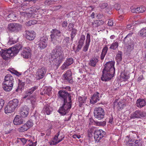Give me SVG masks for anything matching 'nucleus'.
Returning a JSON list of instances; mask_svg holds the SVG:
<instances>
[{"label": "nucleus", "mask_w": 146, "mask_h": 146, "mask_svg": "<svg viewBox=\"0 0 146 146\" xmlns=\"http://www.w3.org/2000/svg\"><path fill=\"white\" fill-rule=\"evenodd\" d=\"M58 94L59 98L63 102V104L62 106L60 108L58 111L62 115H65L69 112L71 108L72 94L63 90L59 91Z\"/></svg>", "instance_id": "nucleus-1"}, {"label": "nucleus", "mask_w": 146, "mask_h": 146, "mask_svg": "<svg viewBox=\"0 0 146 146\" xmlns=\"http://www.w3.org/2000/svg\"><path fill=\"white\" fill-rule=\"evenodd\" d=\"M115 63L114 61H111L107 62L104 65L101 78L102 81L106 82L109 81L114 76L115 73Z\"/></svg>", "instance_id": "nucleus-2"}, {"label": "nucleus", "mask_w": 146, "mask_h": 146, "mask_svg": "<svg viewBox=\"0 0 146 146\" xmlns=\"http://www.w3.org/2000/svg\"><path fill=\"white\" fill-rule=\"evenodd\" d=\"M22 47V45L17 44L13 47L7 50L1 49L0 53L1 56L5 60H7L13 56L16 55Z\"/></svg>", "instance_id": "nucleus-3"}, {"label": "nucleus", "mask_w": 146, "mask_h": 146, "mask_svg": "<svg viewBox=\"0 0 146 146\" xmlns=\"http://www.w3.org/2000/svg\"><path fill=\"white\" fill-rule=\"evenodd\" d=\"M14 79L10 74H7L5 77L4 81L3 83V88L6 92L11 91L13 86Z\"/></svg>", "instance_id": "nucleus-4"}, {"label": "nucleus", "mask_w": 146, "mask_h": 146, "mask_svg": "<svg viewBox=\"0 0 146 146\" xmlns=\"http://www.w3.org/2000/svg\"><path fill=\"white\" fill-rule=\"evenodd\" d=\"M52 34L50 35L51 41L55 45L56 44L57 42H60L62 40L63 37L61 35V32L58 30L53 29L51 31Z\"/></svg>", "instance_id": "nucleus-5"}, {"label": "nucleus", "mask_w": 146, "mask_h": 146, "mask_svg": "<svg viewBox=\"0 0 146 146\" xmlns=\"http://www.w3.org/2000/svg\"><path fill=\"white\" fill-rule=\"evenodd\" d=\"M105 115L104 110L102 107H98L95 108L94 115L95 118L98 120H101L104 118Z\"/></svg>", "instance_id": "nucleus-6"}, {"label": "nucleus", "mask_w": 146, "mask_h": 146, "mask_svg": "<svg viewBox=\"0 0 146 146\" xmlns=\"http://www.w3.org/2000/svg\"><path fill=\"white\" fill-rule=\"evenodd\" d=\"M22 26L19 23H11L8 25V28L9 30L11 32H18L21 31Z\"/></svg>", "instance_id": "nucleus-7"}, {"label": "nucleus", "mask_w": 146, "mask_h": 146, "mask_svg": "<svg viewBox=\"0 0 146 146\" xmlns=\"http://www.w3.org/2000/svg\"><path fill=\"white\" fill-rule=\"evenodd\" d=\"M146 116V113L140 110H137L130 115V119H135L136 118H140L145 117Z\"/></svg>", "instance_id": "nucleus-8"}, {"label": "nucleus", "mask_w": 146, "mask_h": 146, "mask_svg": "<svg viewBox=\"0 0 146 146\" xmlns=\"http://www.w3.org/2000/svg\"><path fill=\"white\" fill-rule=\"evenodd\" d=\"M46 68L44 67L38 68L36 73V76L37 80H39L42 78L46 74Z\"/></svg>", "instance_id": "nucleus-9"}, {"label": "nucleus", "mask_w": 146, "mask_h": 146, "mask_svg": "<svg viewBox=\"0 0 146 146\" xmlns=\"http://www.w3.org/2000/svg\"><path fill=\"white\" fill-rule=\"evenodd\" d=\"M43 104L44 106L42 111L44 113H46L47 115H50L53 110L52 108L50 106V104L45 102L43 103Z\"/></svg>", "instance_id": "nucleus-10"}, {"label": "nucleus", "mask_w": 146, "mask_h": 146, "mask_svg": "<svg viewBox=\"0 0 146 146\" xmlns=\"http://www.w3.org/2000/svg\"><path fill=\"white\" fill-rule=\"evenodd\" d=\"M63 78L64 80H67L70 83L72 84L73 82L72 77V73L70 70L67 71L63 75Z\"/></svg>", "instance_id": "nucleus-11"}, {"label": "nucleus", "mask_w": 146, "mask_h": 146, "mask_svg": "<svg viewBox=\"0 0 146 146\" xmlns=\"http://www.w3.org/2000/svg\"><path fill=\"white\" fill-rule=\"evenodd\" d=\"M59 133L60 132H59L57 133H56V135H55L53 138L52 141L50 142V145H55L62 141L63 139L64 138V137H61V138H60L59 137L58 138V136L59 135Z\"/></svg>", "instance_id": "nucleus-12"}, {"label": "nucleus", "mask_w": 146, "mask_h": 146, "mask_svg": "<svg viewBox=\"0 0 146 146\" xmlns=\"http://www.w3.org/2000/svg\"><path fill=\"white\" fill-rule=\"evenodd\" d=\"M29 109L26 106H23L20 110V115L23 117H26L29 113Z\"/></svg>", "instance_id": "nucleus-13"}, {"label": "nucleus", "mask_w": 146, "mask_h": 146, "mask_svg": "<svg viewBox=\"0 0 146 146\" xmlns=\"http://www.w3.org/2000/svg\"><path fill=\"white\" fill-rule=\"evenodd\" d=\"M31 50L29 47L25 48L21 54L24 58H28L31 55Z\"/></svg>", "instance_id": "nucleus-14"}, {"label": "nucleus", "mask_w": 146, "mask_h": 146, "mask_svg": "<svg viewBox=\"0 0 146 146\" xmlns=\"http://www.w3.org/2000/svg\"><path fill=\"white\" fill-rule=\"evenodd\" d=\"M85 39V35H81L78 42V45L76 51V52H78L79 50L81 49L84 44V41Z\"/></svg>", "instance_id": "nucleus-15"}, {"label": "nucleus", "mask_w": 146, "mask_h": 146, "mask_svg": "<svg viewBox=\"0 0 146 146\" xmlns=\"http://www.w3.org/2000/svg\"><path fill=\"white\" fill-rule=\"evenodd\" d=\"M74 62V60L72 58H67L61 66L62 70H64L72 64Z\"/></svg>", "instance_id": "nucleus-16"}, {"label": "nucleus", "mask_w": 146, "mask_h": 146, "mask_svg": "<svg viewBox=\"0 0 146 146\" xmlns=\"http://www.w3.org/2000/svg\"><path fill=\"white\" fill-rule=\"evenodd\" d=\"M22 117L19 115H16L13 120V124L15 125H19L23 124L24 121Z\"/></svg>", "instance_id": "nucleus-17"}, {"label": "nucleus", "mask_w": 146, "mask_h": 146, "mask_svg": "<svg viewBox=\"0 0 146 146\" xmlns=\"http://www.w3.org/2000/svg\"><path fill=\"white\" fill-rule=\"evenodd\" d=\"M35 34L34 32L29 31H26L25 37L27 39L30 40H33L35 37Z\"/></svg>", "instance_id": "nucleus-18"}, {"label": "nucleus", "mask_w": 146, "mask_h": 146, "mask_svg": "<svg viewBox=\"0 0 146 146\" xmlns=\"http://www.w3.org/2000/svg\"><path fill=\"white\" fill-rule=\"evenodd\" d=\"M99 95V93L98 92L95 93L90 100V102L92 104H94L99 101L100 100Z\"/></svg>", "instance_id": "nucleus-19"}, {"label": "nucleus", "mask_w": 146, "mask_h": 146, "mask_svg": "<svg viewBox=\"0 0 146 146\" xmlns=\"http://www.w3.org/2000/svg\"><path fill=\"white\" fill-rule=\"evenodd\" d=\"M61 47L59 45H57L56 46L55 48L54 49L52 53L53 55L55 56V57H56L57 56L62 54L61 52Z\"/></svg>", "instance_id": "nucleus-20"}, {"label": "nucleus", "mask_w": 146, "mask_h": 146, "mask_svg": "<svg viewBox=\"0 0 146 146\" xmlns=\"http://www.w3.org/2000/svg\"><path fill=\"white\" fill-rule=\"evenodd\" d=\"M15 108L9 102L5 108V112L6 113H11L14 111Z\"/></svg>", "instance_id": "nucleus-21"}, {"label": "nucleus", "mask_w": 146, "mask_h": 146, "mask_svg": "<svg viewBox=\"0 0 146 146\" xmlns=\"http://www.w3.org/2000/svg\"><path fill=\"white\" fill-rule=\"evenodd\" d=\"M146 9L144 7L141 6L136 8L132 9L131 11L133 13H140L143 12Z\"/></svg>", "instance_id": "nucleus-22"}, {"label": "nucleus", "mask_w": 146, "mask_h": 146, "mask_svg": "<svg viewBox=\"0 0 146 146\" xmlns=\"http://www.w3.org/2000/svg\"><path fill=\"white\" fill-rule=\"evenodd\" d=\"M136 104L137 107H142L146 105V100L139 98L137 100Z\"/></svg>", "instance_id": "nucleus-23"}, {"label": "nucleus", "mask_w": 146, "mask_h": 146, "mask_svg": "<svg viewBox=\"0 0 146 146\" xmlns=\"http://www.w3.org/2000/svg\"><path fill=\"white\" fill-rule=\"evenodd\" d=\"M55 58V60H56L57 62L56 64L57 66H59L60 64L62 63V61L65 59V57L63 55L61 54L59 56H57Z\"/></svg>", "instance_id": "nucleus-24"}, {"label": "nucleus", "mask_w": 146, "mask_h": 146, "mask_svg": "<svg viewBox=\"0 0 146 146\" xmlns=\"http://www.w3.org/2000/svg\"><path fill=\"white\" fill-rule=\"evenodd\" d=\"M17 19L16 15L14 13H12L8 15L6 18L7 20L8 21L11 22L15 21Z\"/></svg>", "instance_id": "nucleus-25"}, {"label": "nucleus", "mask_w": 146, "mask_h": 146, "mask_svg": "<svg viewBox=\"0 0 146 146\" xmlns=\"http://www.w3.org/2000/svg\"><path fill=\"white\" fill-rule=\"evenodd\" d=\"M100 7L102 9H104L106 8V9L108 12L112 8L110 6H108V4L107 3H100L99 5Z\"/></svg>", "instance_id": "nucleus-26"}, {"label": "nucleus", "mask_w": 146, "mask_h": 146, "mask_svg": "<svg viewBox=\"0 0 146 146\" xmlns=\"http://www.w3.org/2000/svg\"><path fill=\"white\" fill-rule=\"evenodd\" d=\"M9 102L15 108L19 106V101L17 99H14L9 101Z\"/></svg>", "instance_id": "nucleus-27"}, {"label": "nucleus", "mask_w": 146, "mask_h": 146, "mask_svg": "<svg viewBox=\"0 0 146 146\" xmlns=\"http://www.w3.org/2000/svg\"><path fill=\"white\" fill-rule=\"evenodd\" d=\"M108 50V48L107 46L104 47L103 48L102 53L101 54L100 58L101 60H103L105 57Z\"/></svg>", "instance_id": "nucleus-28"}, {"label": "nucleus", "mask_w": 146, "mask_h": 146, "mask_svg": "<svg viewBox=\"0 0 146 146\" xmlns=\"http://www.w3.org/2000/svg\"><path fill=\"white\" fill-rule=\"evenodd\" d=\"M104 22L102 20H97L92 22V25L93 27H97L104 24Z\"/></svg>", "instance_id": "nucleus-29"}, {"label": "nucleus", "mask_w": 146, "mask_h": 146, "mask_svg": "<svg viewBox=\"0 0 146 146\" xmlns=\"http://www.w3.org/2000/svg\"><path fill=\"white\" fill-rule=\"evenodd\" d=\"M98 61V60L97 58H93L90 60L89 64L91 66L95 67Z\"/></svg>", "instance_id": "nucleus-30"}, {"label": "nucleus", "mask_w": 146, "mask_h": 146, "mask_svg": "<svg viewBox=\"0 0 146 146\" xmlns=\"http://www.w3.org/2000/svg\"><path fill=\"white\" fill-rule=\"evenodd\" d=\"M77 30L76 29H74L72 30L70 34L71 39L70 41L72 42H73L74 40V38L76 35L77 33Z\"/></svg>", "instance_id": "nucleus-31"}, {"label": "nucleus", "mask_w": 146, "mask_h": 146, "mask_svg": "<svg viewBox=\"0 0 146 146\" xmlns=\"http://www.w3.org/2000/svg\"><path fill=\"white\" fill-rule=\"evenodd\" d=\"M117 104V109L118 110H120L121 109H122L123 108V104L121 102H119L118 103H117L116 102H114V106L113 108H115V105Z\"/></svg>", "instance_id": "nucleus-32"}, {"label": "nucleus", "mask_w": 146, "mask_h": 146, "mask_svg": "<svg viewBox=\"0 0 146 146\" xmlns=\"http://www.w3.org/2000/svg\"><path fill=\"white\" fill-rule=\"evenodd\" d=\"M38 87L37 86H35L32 87L29 90L27 91L26 92V93L27 94H29L30 95L32 94L35 90L37 89Z\"/></svg>", "instance_id": "nucleus-33"}, {"label": "nucleus", "mask_w": 146, "mask_h": 146, "mask_svg": "<svg viewBox=\"0 0 146 146\" xmlns=\"http://www.w3.org/2000/svg\"><path fill=\"white\" fill-rule=\"evenodd\" d=\"M118 43L117 42H113L111 44L109 48L113 50H115L118 47Z\"/></svg>", "instance_id": "nucleus-34"}, {"label": "nucleus", "mask_w": 146, "mask_h": 146, "mask_svg": "<svg viewBox=\"0 0 146 146\" xmlns=\"http://www.w3.org/2000/svg\"><path fill=\"white\" fill-rule=\"evenodd\" d=\"M28 129V128H27V126L25 124L19 128L18 129V131L19 132H23L27 131Z\"/></svg>", "instance_id": "nucleus-35"}, {"label": "nucleus", "mask_w": 146, "mask_h": 146, "mask_svg": "<svg viewBox=\"0 0 146 146\" xmlns=\"http://www.w3.org/2000/svg\"><path fill=\"white\" fill-rule=\"evenodd\" d=\"M52 88L50 87H46L44 89V90L45 92V94L50 96L51 93Z\"/></svg>", "instance_id": "nucleus-36"}, {"label": "nucleus", "mask_w": 146, "mask_h": 146, "mask_svg": "<svg viewBox=\"0 0 146 146\" xmlns=\"http://www.w3.org/2000/svg\"><path fill=\"white\" fill-rule=\"evenodd\" d=\"M97 135H99L100 136V137L102 138L106 134V132L102 129L97 130Z\"/></svg>", "instance_id": "nucleus-37"}, {"label": "nucleus", "mask_w": 146, "mask_h": 146, "mask_svg": "<svg viewBox=\"0 0 146 146\" xmlns=\"http://www.w3.org/2000/svg\"><path fill=\"white\" fill-rule=\"evenodd\" d=\"M22 81L19 80L18 86V89H19L20 90H21L24 89V86L25 85V81L22 82Z\"/></svg>", "instance_id": "nucleus-38"}, {"label": "nucleus", "mask_w": 146, "mask_h": 146, "mask_svg": "<svg viewBox=\"0 0 146 146\" xmlns=\"http://www.w3.org/2000/svg\"><path fill=\"white\" fill-rule=\"evenodd\" d=\"M38 45L40 49H42L46 46L47 42H39Z\"/></svg>", "instance_id": "nucleus-39"}, {"label": "nucleus", "mask_w": 146, "mask_h": 146, "mask_svg": "<svg viewBox=\"0 0 146 146\" xmlns=\"http://www.w3.org/2000/svg\"><path fill=\"white\" fill-rule=\"evenodd\" d=\"M100 136L99 135H97V130L95 131L94 133V138L96 142H99L100 140L102 139L100 137Z\"/></svg>", "instance_id": "nucleus-40"}, {"label": "nucleus", "mask_w": 146, "mask_h": 146, "mask_svg": "<svg viewBox=\"0 0 146 146\" xmlns=\"http://www.w3.org/2000/svg\"><path fill=\"white\" fill-rule=\"evenodd\" d=\"M139 33L140 35L142 37L146 36V27L141 29L139 32Z\"/></svg>", "instance_id": "nucleus-41"}, {"label": "nucleus", "mask_w": 146, "mask_h": 146, "mask_svg": "<svg viewBox=\"0 0 146 146\" xmlns=\"http://www.w3.org/2000/svg\"><path fill=\"white\" fill-rule=\"evenodd\" d=\"M122 52L119 51L118 52L117 54V55L116 58L117 61L119 62L121 61L122 58Z\"/></svg>", "instance_id": "nucleus-42"}, {"label": "nucleus", "mask_w": 146, "mask_h": 146, "mask_svg": "<svg viewBox=\"0 0 146 146\" xmlns=\"http://www.w3.org/2000/svg\"><path fill=\"white\" fill-rule=\"evenodd\" d=\"M94 122L96 125L100 126H104L106 124V121H103L102 122H98V121H94Z\"/></svg>", "instance_id": "nucleus-43"}, {"label": "nucleus", "mask_w": 146, "mask_h": 146, "mask_svg": "<svg viewBox=\"0 0 146 146\" xmlns=\"http://www.w3.org/2000/svg\"><path fill=\"white\" fill-rule=\"evenodd\" d=\"M86 99V98H85L84 97L83 98H82L81 97L79 98L78 100L80 104L79 105L81 107V105L85 102Z\"/></svg>", "instance_id": "nucleus-44"}, {"label": "nucleus", "mask_w": 146, "mask_h": 146, "mask_svg": "<svg viewBox=\"0 0 146 146\" xmlns=\"http://www.w3.org/2000/svg\"><path fill=\"white\" fill-rule=\"evenodd\" d=\"M25 124L27 126L28 129L33 125V123L32 120L28 121Z\"/></svg>", "instance_id": "nucleus-45"}, {"label": "nucleus", "mask_w": 146, "mask_h": 146, "mask_svg": "<svg viewBox=\"0 0 146 146\" xmlns=\"http://www.w3.org/2000/svg\"><path fill=\"white\" fill-rule=\"evenodd\" d=\"M129 78V76H127L125 73H123L121 74V78L123 79V80L124 81H126Z\"/></svg>", "instance_id": "nucleus-46"}, {"label": "nucleus", "mask_w": 146, "mask_h": 146, "mask_svg": "<svg viewBox=\"0 0 146 146\" xmlns=\"http://www.w3.org/2000/svg\"><path fill=\"white\" fill-rule=\"evenodd\" d=\"M74 24L72 23H70L68 27V30L69 31H70L73 30L74 29H75L74 27Z\"/></svg>", "instance_id": "nucleus-47"}, {"label": "nucleus", "mask_w": 146, "mask_h": 146, "mask_svg": "<svg viewBox=\"0 0 146 146\" xmlns=\"http://www.w3.org/2000/svg\"><path fill=\"white\" fill-rule=\"evenodd\" d=\"M54 2L51 0H46L44 2V4L47 5H50L54 3Z\"/></svg>", "instance_id": "nucleus-48"}, {"label": "nucleus", "mask_w": 146, "mask_h": 146, "mask_svg": "<svg viewBox=\"0 0 146 146\" xmlns=\"http://www.w3.org/2000/svg\"><path fill=\"white\" fill-rule=\"evenodd\" d=\"M48 40V38L46 36H43L41 38L40 40L38 42H47Z\"/></svg>", "instance_id": "nucleus-49"}, {"label": "nucleus", "mask_w": 146, "mask_h": 146, "mask_svg": "<svg viewBox=\"0 0 146 146\" xmlns=\"http://www.w3.org/2000/svg\"><path fill=\"white\" fill-rule=\"evenodd\" d=\"M90 41L91 40L90 35L89 33H87L86 36V43L90 44Z\"/></svg>", "instance_id": "nucleus-50"}, {"label": "nucleus", "mask_w": 146, "mask_h": 146, "mask_svg": "<svg viewBox=\"0 0 146 146\" xmlns=\"http://www.w3.org/2000/svg\"><path fill=\"white\" fill-rule=\"evenodd\" d=\"M134 143L135 146H141V144L140 140H134Z\"/></svg>", "instance_id": "nucleus-51"}, {"label": "nucleus", "mask_w": 146, "mask_h": 146, "mask_svg": "<svg viewBox=\"0 0 146 146\" xmlns=\"http://www.w3.org/2000/svg\"><path fill=\"white\" fill-rule=\"evenodd\" d=\"M36 22L35 21L31 20L27 23V25L28 26H30L36 23Z\"/></svg>", "instance_id": "nucleus-52"}, {"label": "nucleus", "mask_w": 146, "mask_h": 146, "mask_svg": "<svg viewBox=\"0 0 146 146\" xmlns=\"http://www.w3.org/2000/svg\"><path fill=\"white\" fill-rule=\"evenodd\" d=\"M10 72L12 74L16 75L17 76H19L21 75V73L19 72L16 70H13L10 71Z\"/></svg>", "instance_id": "nucleus-53"}, {"label": "nucleus", "mask_w": 146, "mask_h": 146, "mask_svg": "<svg viewBox=\"0 0 146 146\" xmlns=\"http://www.w3.org/2000/svg\"><path fill=\"white\" fill-rule=\"evenodd\" d=\"M90 44L86 43L84 47L83 48V51H84V52H86L87 51L88 49V48Z\"/></svg>", "instance_id": "nucleus-54"}, {"label": "nucleus", "mask_w": 146, "mask_h": 146, "mask_svg": "<svg viewBox=\"0 0 146 146\" xmlns=\"http://www.w3.org/2000/svg\"><path fill=\"white\" fill-rule=\"evenodd\" d=\"M5 103L4 101L3 100L0 99V110H1L4 106Z\"/></svg>", "instance_id": "nucleus-55"}, {"label": "nucleus", "mask_w": 146, "mask_h": 146, "mask_svg": "<svg viewBox=\"0 0 146 146\" xmlns=\"http://www.w3.org/2000/svg\"><path fill=\"white\" fill-rule=\"evenodd\" d=\"M130 39L129 38L125 37L123 40V42L125 44H129Z\"/></svg>", "instance_id": "nucleus-56"}, {"label": "nucleus", "mask_w": 146, "mask_h": 146, "mask_svg": "<svg viewBox=\"0 0 146 146\" xmlns=\"http://www.w3.org/2000/svg\"><path fill=\"white\" fill-rule=\"evenodd\" d=\"M114 7L117 10H119L121 8V6L118 3L115 4L114 5Z\"/></svg>", "instance_id": "nucleus-57"}, {"label": "nucleus", "mask_w": 146, "mask_h": 146, "mask_svg": "<svg viewBox=\"0 0 146 146\" xmlns=\"http://www.w3.org/2000/svg\"><path fill=\"white\" fill-rule=\"evenodd\" d=\"M70 38L69 37H66L64 38V39L63 42H65L66 43H68L69 42Z\"/></svg>", "instance_id": "nucleus-58"}, {"label": "nucleus", "mask_w": 146, "mask_h": 146, "mask_svg": "<svg viewBox=\"0 0 146 146\" xmlns=\"http://www.w3.org/2000/svg\"><path fill=\"white\" fill-rule=\"evenodd\" d=\"M18 139L21 141L23 145H24L26 143L27 141V140L25 138H20Z\"/></svg>", "instance_id": "nucleus-59"}, {"label": "nucleus", "mask_w": 146, "mask_h": 146, "mask_svg": "<svg viewBox=\"0 0 146 146\" xmlns=\"http://www.w3.org/2000/svg\"><path fill=\"white\" fill-rule=\"evenodd\" d=\"M113 24V21L109 19L108 23V25L110 26H112Z\"/></svg>", "instance_id": "nucleus-60"}, {"label": "nucleus", "mask_w": 146, "mask_h": 146, "mask_svg": "<svg viewBox=\"0 0 146 146\" xmlns=\"http://www.w3.org/2000/svg\"><path fill=\"white\" fill-rule=\"evenodd\" d=\"M31 97H33L32 96H31L30 95L27 94L25 95L23 97V99H30Z\"/></svg>", "instance_id": "nucleus-61"}, {"label": "nucleus", "mask_w": 146, "mask_h": 146, "mask_svg": "<svg viewBox=\"0 0 146 146\" xmlns=\"http://www.w3.org/2000/svg\"><path fill=\"white\" fill-rule=\"evenodd\" d=\"M134 142V140H133L132 142L130 143H127V146H135Z\"/></svg>", "instance_id": "nucleus-62"}, {"label": "nucleus", "mask_w": 146, "mask_h": 146, "mask_svg": "<svg viewBox=\"0 0 146 146\" xmlns=\"http://www.w3.org/2000/svg\"><path fill=\"white\" fill-rule=\"evenodd\" d=\"M72 137L73 138L76 139V138H77L78 139H79L80 137V135H78L77 134H74L72 136Z\"/></svg>", "instance_id": "nucleus-63"}, {"label": "nucleus", "mask_w": 146, "mask_h": 146, "mask_svg": "<svg viewBox=\"0 0 146 146\" xmlns=\"http://www.w3.org/2000/svg\"><path fill=\"white\" fill-rule=\"evenodd\" d=\"M68 23L66 21H64L62 23V27L66 28L67 25Z\"/></svg>", "instance_id": "nucleus-64"}]
</instances>
